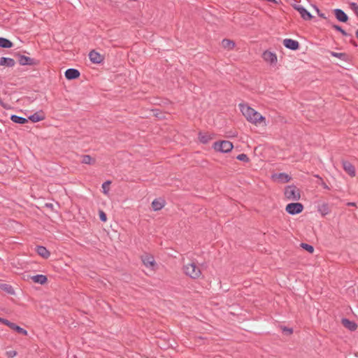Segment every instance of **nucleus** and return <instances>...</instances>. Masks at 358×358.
Here are the masks:
<instances>
[{
  "instance_id": "obj_28",
  "label": "nucleus",
  "mask_w": 358,
  "mask_h": 358,
  "mask_svg": "<svg viewBox=\"0 0 358 358\" xmlns=\"http://www.w3.org/2000/svg\"><path fill=\"white\" fill-rule=\"evenodd\" d=\"M143 262L147 267L155 265V260L152 257H145L143 259Z\"/></svg>"
},
{
  "instance_id": "obj_24",
  "label": "nucleus",
  "mask_w": 358,
  "mask_h": 358,
  "mask_svg": "<svg viewBox=\"0 0 358 358\" xmlns=\"http://www.w3.org/2000/svg\"><path fill=\"white\" fill-rule=\"evenodd\" d=\"M13 46V43L10 40L0 37V47L3 48H10Z\"/></svg>"
},
{
  "instance_id": "obj_35",
  "label": "nucleus",
  "mask_w": 358,
  "mask_h": 358,
  "mask_svg": "<svg viewBox=\"0 0 358 358\" xmlns=\"http://www.w3.org/2000/svg\"><path fill=\"white\" fill-rule=\"evenodd\" d=\"M350 8L354 11L355 14L358 17V4L355 2L350 3Z\"/></svg>"
},
{
  "instance_id": "obj_18",
  "label": "nucleus",
  "mask_w": 358,
  "mask_h": 358,
  "mask_svg": "<svg viewBox=\"0 0 358 358\" xmlns=\"http://www.w3.org/2000/svg\"><path fill=\"white\" fill-rule=\"evenodd\" d=\"M36 252L38 255L44 259H48L50 256V252L47 250L45 247L42 245H37L36 248Z\"/></svg>"
},
{
  "instance_id": "obj_42",
  "label": "nucleus",
  "mask_w": 358,
  "mask_h": 358,
  "mask_svg": "<svg viewBox=\"0 0 358 358\" xmlns=\"http://www.w3.org/2000/svg\"><path fill=\"white\" fill-rule=\"evenodd\" d=\"M350 43L355 47H357L358 45L357 43V42L355 41V39H353L352 36L351 37L350 40Z\"/></svg>"
},
{
  "instance_id": "obj_44",
  "label": "nucleus",
  "mask_w": 358,
  "mask_h": 358,
  "mask_svg": "<svg viewBox=\"0 0 358 358\" xmlns=\"http://www.w3.org/2000/svg\"><path fill=\"white\" fill-rule=\"evenodd\" d=\"M45 206H47L48 208H52L53 204L52 203H46Z\"/></svg>"
},
{
  "instance_id": "obj_15",
  "label": "nucleus",
  "mask_w": 358,
  "mask_h": 358,
  "mask_svg": "<svg viewBox=\"0 0 358 358\" xmlns=\"http://www.w3.org/2000/svg\"><path fill=\"white\" fill-rule=\"evenodd\" d=\"M341 324L344 327L352 331H355L357 329V324L355 322L347 318H343L341 320Z\"/></svg>"
},
{
  "instance_id": "obj_21",
  "label": "nucleus",
  "mask_w": 358,
  "mask_h": 358,
  "mask_svg": "<svg viewBox=\"0 0 358 358\" xmlns=\"http://www.w3.org/2000/svg\"><path fill=\"white\" fill-rule=\"evenodd\" d=\"M31 278L34 282L38 283L40 285H43L48 281L47 276L42 274H37L32 276Z\"/></svg>"
},
{
  "instance_id": "obj_3",
  "label": "nucleus",
  "mask_w": 358,
  "mask_h": 358,
  "mask_svg": "<svg viewBox=\"0 0 358 358\" xmlns=\"http://www.w3.org/2000/svg\"><path fill=\"white\" fill-rule=\"evenodd\" d=\"M285 196L289 200L298 201L300 199V190L295 185H288L285 189Z\"/></svg>"
},
{
  "instance_id": "obj_11",
  "label": "nucleus",
  "mask_w": 358,
  "mask_h": 358,
  "mask_svg": "<svg viewBox=\"0 0 358 358\" xmlns=\"http://www.w3.org/2000/svg\"><path fill=\"white\" fill-rule=\"evenodd\" d=\"M90 61L94 64H100L103 61V56L95 50H92L89 54Z\"/></svg>"
},
{
  "instance_id": "obj_8",
  "label": "nucleus",
  "mask_w": 358,
  "mask_h": 358,
  "mask_svg": "<svg viewBox=\"0 0 358 358\" xmlns=\"http://www.w3.org/2000/svg\"><path fill=\"white\" fill-rule=\"evenodd\" d=\"M18 62L20 63V65H22V66H24V65L34 66V65L37 64V63H38L36 61V59L29 57H27L25 55H20L18 56Z\"/></svg>"
},
{
  "instance_id": "obj_30",
  "label": "nucleus",
  "mask_w": 358,
  "mask_h": 358,
  "mask_svg": "<svg viewBox=\"0 0 358 358\" xmlns=\"http://www.w3.org/2000/svg\"><path fill=\"white\" fill-rule=\"evenodd\" d=\"M278 178L283 182H288L291 180V177L285 173H279L278 175Z\"/></svg>"
},
{
  "instance_id": "obj_1",
  "label": "nucleus",
  "mask_w": 358,
  "mask_h": 358,
  "mask_svg": "<svg viewBox=\"0 0 358 358\" xmlns=\"http://www.w3.org/2000/svg\"><path fill=\"white\" fill-rule=\"evenodd\" d=\"M239 107L241 113L248 122L255 125L260 124L262 123L266 124L265 117L262 116L259 113L257 112L255 109L243 103H240Z\"/></svg>"
},
{
  "instance_id": "obj_37",
  "label": "nucleus",
  "mask_w": 358,
  "mask_h": 358,
  "mask_svg": "<svg viewBox=\"0 0 358 358\" xmlns=\"http://www.w3.org/2000/svg\"><path fill=\"white\" fill-rule=\"evenodd\" d=\"M6 355H7L8 357L13 358L17 355V352L15 350H10V351L6 352Z\"/></svg>"
},
{
  "instance_id": "obj_45",
  "label": "nucleus",
  "mask_w": 358,
  "mask_h": 358,
  "mask_svg": "<svg viewBox=\"0 0 358 358\" xmlns=\"http://www.w3.org/2000/svg\"><path fill=\"white\" fill-rule=\"evenodd\" d=\"M355 35L356 37L358 38V29H357V31H355Z\"/></svg>"
},
{
  "instance_id": "obj_13",
  "label": "nucleus",
  "mask_w": 358,
  "mask_h": 358,
  "mask_svg": "<svg viewBox=\"0 0 358 358\" xmlns=\"http://www.w3.org/2000/svg\"><path fill=\"white\" fill-rule=\"evenodd\" d=\"M336 18L341 22H347L348 20V16L341 9L336 8L334 10Z\"/></svg>"
},
{
  "instance_id": "obj_7",
  "label": "nucleus",
  "mask_w": 358,
  "mask_h": 358,
  "mask_svg": "<svg viewBox=\"0 0 358 358\" xmlns=\"http://www.w3.org/2000/svg\"><path fill=\"white\" fill-rule=\"evenodd\" d=\"M293 8L300 13L303 20H310L313 19V16L303 6L294 4Z\"/></svg>"
},
{
  "instance_id": "obj_33",
  "label": "nucleus",
  "mask_w": 358,
  "mask_h": 358,
  "mask_svg": "<svg viewBox=\"0 0 358 358\" xmlns=\"http://www.w3.org/2000/svg\"><path fill=\"white\" fill-rule=\"evenodd\" d=\"M236 159L239 161H242V162H250V159L249 157H248L247 155L244 154V153H242V154H240L238 155L237 157H236Z\"/></svg>"
},
{
  "instance_id": "obj_32",
  "label": "nucleus",
  "mask_w": 358,
  "mask_h": 358,
  "mask_svg": "<svg viewBox=\"0 0 358 358\" xmlns=\"http://www.w3.org/2000/svg\"><path fill=\"white\" fill-rule=\"evenodd\" d=\"M301 247L305 250L308 251L309 253L312 254L314 252V248L311 245L308 243H302L301 244Z\"/></svg>"
},
{
  "instance_id": "obj_9",
  "label": "nucleus",
  "mask_w": 358,
  "mask_h": 358,
  "mask_svg": "<svg viewBox=\"0 0 358 358\" xmlns=\"http://www.w3.org/2000/svg\"><path fill=\"white\" fill-rule=\"evenodd\" d=\"M283 45L285 48L292 50H296L299 48L300 45L297 41L291 39V38H285L283 40Z\"/></svg>"
},
{
  "instance_id": "obj_36",
  "label": "nucleus",
  "mask_w": 358,
  "mask_h": 358,
  "mask_svg": "<svg viewBox=\"0 0 358 358\" xmlns=\"http://www.w3.org/2000/svg\"><path fill=\"white\" fill-rule=\"evenodd\" d=\"M99 218L102 222H106L107 220L106 214L102 210L99 211Z\"/></svg>"
},
{
  "instance_id": "obj_6",
  "label": "nucleus",
  "mask_w": 358,
  "mask_h": 358,
  "mask_svg": "<svg viewBox=\"0 0 358 358\" xmlns=\"http://www.w3.org/2000/svg\"><path fill=\"white\" fill-rule=\"evenodd\" d=\"M0 322H1L3 324L8 326L9 328H10L11 329L15 331L16 332H17L20 334H22V335H24V336L27 335V331L26 329L20 327V326L17 325L16 324H15L13 322H10L9 320H8L6 319H4V318L1 317L0 319Z\"/></svg>"
},
{
  "instance_id": "obj_23",
  "label": "nucleus",
  "mask_w": 358,
  "mask_h": 358,
  "mask_svg": "<svg viewBox=\"0 0 358 358\" xmlns=\"http://www.w3.org/2000/svg\"><path fill=\"white\" fill-rule=\"evenodd\" d=\"M10 120L13 122H15L16 124H26L28 122V119L17 116L16 115H12L10 116Z\"/></svg>"
},
{
  "instance_id": "obj_4",
  "label": "nucleus",
  "mask_w": 358,
  "mask_h": 358,
  "mask_svg": "<svg viewBox=\"0 0 358 358\" xmlns=\"http://www.w3.org/2000/svg\"><path fill=\"white\" fill-rule=\"evenodd\" d=\"M213 148L218 152L227 153L230 152L234 146L232 143L229 141H216L213 143Z\"/></svg>"
},
{
  "instance_id": "obj_19",
  "label": "nucleus",
  "mask_w": 358,
  "mask_h": 358,
  "mask_svg": "<svg viewBox=\"0 0 358 358\" xmlns=\"http://www.w3.org/2000/svg\"><path fill=\"white\" fill-rule=\"evenodd\" d=\"M45 118L44 113L41 110L34 113L28 117V120H31L32 122H38L43 120Z\"/></svg>"
},
{
  "instance_id": "obj_31",
  "label": "nucleus",
  "mask_w": 358,
  "mask_h": 358,
  "mask_svg": "<svg viewBox=\"0 0 358 358\" xmlns=\"http://www.w3.org/2000/svg\"><path fill=\"white\" fill-rule=\"evenodd\" d=\"M199 139L200 142H201L203 144H206L209 142V141L211 139L209 135L207 134H202L199 133Z\"/></svg>"
},
{
  "instance_id": "obj_12",
  "label": "nucleus",
  "mask_w": 358,
  "mask_h": 358,
  "mask_svg": "<svg viewBox=\"0 0 358 358\" xmlns=\"http://www.w3.org/2000/svg\"><path fill=\"white\" fill-rule=\"evenodd\" d=\"M80 75V71L76 69H68L64 73L66 78L69 80L78 78Z\"/></svg>"
},
{
  "instance_id": "obj_22",
  "label": "nucleus",
  "mask_w": 358,
  "mask_h": 358,
  "mask_svg": "<svg viewBox=\"0 0 358 358\" xmlns=\"http://www.w3.org/2000/svg\"><path fill=\"white\" fill-rule=\"evenodd\" d=\"M317 210L323 216L328 215L330 213L329 206L327 203H323L322 204L319 205Z\"/></svg>"
},
{
  "instance_id": "obj_27",
  "label": "nucleus",
  "mask_w": 358,
  "mask_h": 358,
  "mask_svg": "<svg viewBox=\"0 0 358 358\" xmlns=\"http://www.w3.org/2000/svg\"><path fill=\"white\" fill-rule=\"evenodd\" d=\"M0 288L8 294H15V291L10 285L1 284V285H0Z\"/></svg>"
},
{
  "instance_id": "obj_41",
  "label": "nucleus",
  "mask_w": 358,
  "mask_h": 358,
  "mask_svg": "<svg viewBox=\"0 0 358 358\" xmlns=\"http://www.w3.org/2000/svg\"><path fill=\"white\" fill-rule=\"evenodd\" d=\"M0 105L5 109H9L10 108V106L7 104V103H5L2 99L0 98Z\"/></svg>"
},
{
  "instance_id": "obj_14",
  "label": "nucleus",
  "mask_w": 358,
  "mask_h": 358,
  "mask_svg": "<svg viewBox=\"0 0 358 358\" xmlns=\"http://www.w3.org/2000/svg\"><path fill=\"white\" fill-rule=\"evenodd\" d=\"M342 164L345 171L351 177H354L355 176V168L350 162L348 161H343Z\"/></svg>"
},
{
  "instance_id": "obj_40",
  "label": "nucleus",
  "mask_w": 358,
  "mask_h": 358,
  "mask_svg": "<svg viewBox=\"0 0 358 358\" xmlns=\"http://www.w3.org/2000/svg\"><path fill=\"white\" fill-rule=\"evenodd\" d=\"M315 177L320 178L321 180V185L323 187V188L324 189H329V186L322 180V179L321 178L319 177L318 175H316Z\"/></svg>"
},
{
  "instance_id": "obj_34",
  "label": "nucleus",
  "mask_w": 358,
  "mask_h": 358,
  "mask_svg": "<svg viewBox=\"0 0 358 358\" xmlns=\"http://www.w3.org/2000/svg\"><path fill=\"white\" fill-rule=\"evenodd\" d=\"M111 183L110 180H107L102 184L103 192L106 194L109 191V185Z\"/></svg>"
},
{
  "instance_id": "obj_25",
  "label": "nucleus",
  "mask_w": 358,
  "mask_h": 358,
  "mask_svg": "<svg viewBox=\"0 0 358 358\" xmlns=\"http://www.w3.org/2000/svg\"><path fill=\"white\" fill-rule=\"evenodd\" d=\"M222 45L224 48H228L229 50H231L235 47V43L233 41L227 38L222 40Z\"/></svg>"
},
{
  "instance_id": "obj_29",
  "label": "nucleus",
  "mask_w": 358,
  "mask_h": 358,
  "mask_svg": "<svg viewBox=\"0 0 358 358\" xmlns=\"http://www.w3.org/2000/svg\"><path fill=\"white\" fill-rule=\"evenodd\" d=\"M332 28L334 29L335 30L339 31L340 33H341V34L344 36H350L352 37V35L347 33L341 26L338 25V24H332Z\"/></svg>"
},
{
  "instance_id": "obj_43",
  "label": "nucleus",
  "mask_w": 358,
  "mask_h": 358,
  "mask_svg": "<svg viewBox=\"0 0 358 358\" xmlns=\"http://www.w3.org/2000/svg\"><path fill=\"white\" fill-rule=\"evenodd\" d=\"M347 205H348V206H356V203H354V202H348V203H347Z\"/></svg>"
},
{
  "instance_id": "obj_39",
  "label": "nucleus",
  "mask_w": 358,
  "mask_h": 358,
  "mask_svg": "<svg viewBox=\"0 0 358 358\" xmlns=\"http://www.w3.org/2000/svg\"><path fill=\"white\" fill-rule=\"evenodd\" d=\"M282 331H283V332H285V333H286V334H287V335H290V334H292L293 330H292V329H290V328H287V327H284L282 328Z\"/></svg>"
},
{
  "instance_id": "obj_5",
  "label": "nucleus",
  "mask_w": 358,
  "mask_h": 358,
  "mask_svg": "<svg viewBox=\"0 0 358 358\" xmlns=\"http://www.w3.org/2000/svg\"><path fill=\"white\" fill-rule=\"evenodd\" d=\"M303 205L301 203H290L286 206L285 210L290 215L301 213L303 210Z\"/></svg>"
},
{
  "instance_id": "obj_17",
  "label": "nucleus",
  "mask_w": 358,
  "mask_h": 358,
  "mask_svg": "<svg viewBox=\"0 0 358 358\" xmlns=\"http://www.w3.org/2000/svg\"><path fill=\"white\" fill-rule=\"evenodd\" d=\"M329 54L334 57L339 58L340 59L349 62L350 61V56L345 52H336L334 51H329Z\"/></svg>"
},
{
  "instance_id": "obj_38",
  "label": "nucleus",
  "mask_w": 358,
  "mask_h": 358,
  "mask_svg": "<svg viewBox=\"0 0 358 358\" xmlns=\"http://www.w3.org/2000/svg\"><path fill=\"white\" fill-rule=\"evenodd\" d=\"M315 8L319 17H320L321 18H323V19H327L325 14L323 13H321L320 9L317 6H315Z\"/></svg>"
},
{
  "instance_id": "obj_2",
  "label": "nucleus",
  "mask_w": 358,
  "mask_h": 358,
  "mask_svg": "<svg viewBox=\"0 0 358 358\" xmlns=\"http://www.w3.org/2000/svg\"><path fill=\"white\" fill-rule=\"evenodd\" d=\"M182 269L184 273L192 279H198L202 275L200 268L195 262H192L185 265Z\"/></svg>"
},
{
  "instance_id": "obj_20",
  "label": "nucleus",
  "mask_w": 358,
  "mask_h": 358,
  "mask_svg": "<svg viewBox=\"0 0 358 358\" xmlns=\"http://www.w3.org/2000/svg\"><path fill=\"white\" fill-rule=\"evenodd\" d=\"M15 64L13 59L9 57H2L0 58V66H5L7 67H13Z\"/></svg>"
},
{
  "instance_id": "obj_16",
  "label": "nucleus",
  "mask_w": 358,
  "mask_h": 358,
  "mask_svg": "<svg viewBox=\"0 0 358 358\" xmlns=\"http://www.w3.org/2000/svg\"><path fill=\"white\" fill-rule=\"evenodd\" d=\"M165 200L162 198L155 199L152 202V208L155 211L159 210L165 206Z\"/></svg>"
},
{
  "instance_id": "obj_10",
  "label": "nucleus",
  "mask_w": 358,
  "mask_h": 358,
  "mask_svg": "<svg viewBox=\"0 0 358 358\" xmlns=\"http://www.w3.org/2000/svg\"><path fill=\"white\" fill-rule=\"evenodd\" d=\"M264 60L271 64H275L277 62V56L275 53L266 50L262 54Z\"/></svg>"
},
{
  "instance_id": "obj_26",
  "label": "nucleus",
  "mask_w": 358,
  "mask_h": 358,
  "mask_svg": "<svg viewBox=\"0 0 358 358\" xmlns=\"http://www.w3.org/2000/svg\"><path fill=\"white\" fill-rule=\"evenodd\" d=\"M96 159L91 156L85 155L82 156V163L85 164H94Z\"/></svg>"
}]
</instances>
